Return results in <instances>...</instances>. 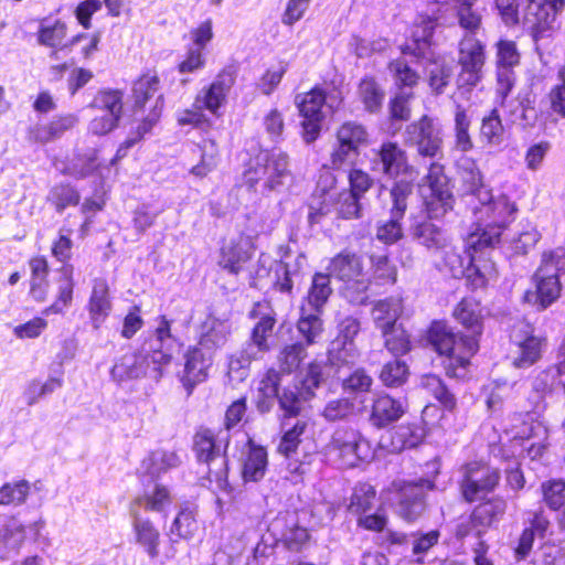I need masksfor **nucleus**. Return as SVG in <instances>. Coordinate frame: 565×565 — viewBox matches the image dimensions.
I'll return each instance as SVG.
<instances>
[{"label": "nucleus", "mask_w": 565, "mask_h": 565, "mask_svg": "<svg viewBox=\"0 0 565 565\" xmlns=\"http://www.w3.org/2000/svg\"><path fill=\"white\" fill-rule=\"evenodd\" d=\"M458 178L459 194L475 215L480 214L477 228L467 238L468 248L471 250L470 260L480 263L487 250H492L500 244L503 230L515 209L507 196H493L475 161L461 160L458 164Z\"/></svg>", "instance_id": "1"}, {"label": "nucleus", "mask_w": 565, "mask_h": 565, "mask_svg": "<svg viewBox=\"0 0 565 565\" xmlns=\"http://www.w3.org/2000/svg\"><path fill=\"white\" fill-rule=\"evenodd\" d=\"M230 441V433L222 429L214 433L210 428L201 427L193 436V451L198 461L207 466L210 479H214L218 489L225 492L233 490L228 482Z\"/></svg>", "instance_id": "2"}, {"label": "nucleus", "mask_w": 565, "mask_h": 565, "mask_svg": "<svg viewBox=\"0 0 565 565\" xmlns=\"http://www.w3.org/2000/svg\"><path fill=\"white\" fill-rule=\"evenodd\" d=\"M290 177L289 157L282 151L262 150L249 160L244 183L253 191L280 192Z\"/></svg>", "instance_id": "3"}, {"label": "nucleus", "mask_w": 565, "mask_h": 565, "mask_svg": "<svg viewBox=\"0 0 565 565\" xmlns=\"http://www.w3.org/2000/svg\"><path fill=\"white\" fill-rule=\"evenodd\" d=\"M427 343L440 355H447L451 365L466 367L470 358L478 351V339L473 335L455 333L443 321H434L426 333Z\"/></svg>", "instance_id": "4"}, {"label": "nucleus", "mask_w": 565, "mask_h": 565, "mask_svg": "<svg viewBox=\"0 0 565 565\" xmlns=\"http://www.w3.org/2000/svg\"><path fill=\"white\" fill-rule=\"evenodd\" d=\"M446 12V3L439 0L428 2L425 12L420 13L414 23L411 42L401 47L402 53L414 56L417 62L430 58L434 55L431 45L435 29Z\"/></svg>", "instance_id": "5"}, {"label": "nucleus", "mask_w": 565, "mask_h": 565, "mask_svg": "<svg viewBox=\"0 0 565 565\" xmlns=\"http://www.w3.org/2000/svg\"><path fill=\"white\" fill-rule=\"evenodd\" d=\"M328 451L344 468L355 467L360 461L372 456L370 443L359 430L351 427L334 430Z\"/></svg>", "instance_id": "6"}, {"label": "nucleus", "mask_w": 565, "mask_h": 565, "mask_svg": "<svg viewBox=\"0 0 565 565\" xmlns=\"http://www.w3.org/2000/svg\"><path fill=\"white\" fill-rule=\"evenodd\" d=\"M337 143L330 154L332 169L340 170L351 166L360 156L362 147L369 142V132L356 121H347L337 130Z\"/></svg>", "instance_id": "7"}, {"label": "nucleus", "mask_w": 565, "mask_h": 565, "mask_svg": "<svg viewBox=\"0 0 565 565\" xmlns=\"http://www.w3.org/2000/svg\"><path fill=\"white\" fill-rule=\"evenodd\" d=\"M404 142L424 158L434 159L443 153L441 129L427 115L406 126Z\"/></svg>", "instance_id": "8"}, {"label": "nucleus", "mask_w": 565, "mask_h": 565, "mask_svg": "<svg viewBox=\"0 0 565 565\" xmlns=\"http://www.w3.org/2000/svg\"><path fill=\"white\" fill-rule=\"evenodd\" d=\"M500 471L488 465L470 462L462 468L460 491L467 502L484 499L500 481Z\"/></svg>", "instance_id": "9"}, {"label": "nucleus", "mask_w": 565, "mask_h": 565, "mask_svg": "<svg viewBox=\"0 0 565 565\" xmlns=\"http://www.w3.org/2000/svg\"><path fill=\"white\" fill-rule=\"evenodd\" d=\"M175 347L177 340L171 334L170 321L161 316L154 334L149 338L140 351V353L149 356L153 381L161 379L162 367L171 362Z\"/></svg>", "instance_id": "10"}, {"label": "nucleus", "mask_w": 565, "mask_h": 565, "mask_svg": "<svg viewBox=\"0 0 565 565\" xmlns=\"http://www.w3.org/2000/svg\"><path fill=\"white\" fill-rule=\"evenodd\" d=\"M486 62L483 43L475 38H466L459 44L458 64L460 72L457 77L459 88L473 87L482 77Z\"/></svg>", "instance_id": "11"}, {"label": "nucleus", "mask_w": 565, "mask_h": 565, "mask_svg": "<svg viewBox=\"0 0 565 565\" xmlns=\"http://www.w3.org/2000/svg\"><path fill=\"white\" fill-rule=\"evenodd\" d=\"M369 162L373 172L390 178H397L408 172L411 168L406 150L394 141H384L379 147L372 148Z\"/></svg>", "instance_id": "12"}, {"label": "nucleus", "mask_w": 565, "mask_h": 565, "mask_svg": "<svg viewBox=\"0 0 565 565\" xmlns=\"http://www.w3.org/2000/svg\"><path fill=\"white\" fill-rule=\"evenodd\" d=\"M435 488L430 478H419L405 483L398 493L397 514L407 522L417 520L426 510V492Z\"/></svg>", "instance_id": "13"}, {"label": "nucleus", "mask_w": 565, "mask_h": 565, "mask_svg": "<svg viewBox=\"0 0 565 565\" xmlns=\"http://www.w3.org/2000/svg\"><path fill=\"white\" fill-rule=\"evenodd\" d=\"M296 105L303 117V139L307 143L315 141L320 131L323 120L322 107L326 104V93L320 87L296 96Z\"/></svg>", "instance_id": "14"}, {"label": "nucleus", "mask_w": 565, "mask_h": 565, "mask_svg": "<svg viewBox=\"0 0 565 565\" xmlns=\"http://www.w3.org/2000/svg\"><path fill=\"white\" fill-rule=\"evenodd\" d=\"M444 262L455 278L466 276L473 289L484 287L488 280L497 275L493 262L488 260L480 265L478 262L469 259V266L466 268L461 256L455 250L446 252Z\"/></svg>", "instance_id": "15"}, {"label": "nucleus", "mask_w": 565, "mask_h": 565, "mask_svg": "<svg viewBox=\"0 0 565 565\" xmlns=\"http://www.w3.org/2000/svg\"><path fill=\"white\" fill-rule=\"evenodd\" d=\"M338 337L329 351L331 361L349 363L356 355L354 339L361 331V321L353 316H345L339 320Z\"/></svg>", "instance_id": "16"}, {"label": "nucleus", "mask_w": 565, "mask_h": 565, "mask_svg": "<svg viewBox=\"0 0 565 565\" xmlns=\"http://www.w3.org/2000/svg\"><path fill=\"white\" fill-rule=\"evenodd\" d=\"M149 356L140 352H128L121 355L110 370V375L117 383L149 377L153 380Z\"/></svg>", "instance_id": "17"}, {"label": "nucleus", "mask_w": 565, "mask_h": 565, "mask_svg": "<svg viewBox=\"0 0 565 565\" xmlns=\"http://www.w3.org/2000/svg\"><path fill=\"white\" fill-rule=\"evenodd\" d=\"M557 14L547 0H529L523 13V24L532 30L535 40L542 39L554 28Z\"/></svg>", "instance_id": "18"}, {"label": "nucleus", "mask_w": 565, "mask_h": 565, "mask_svg": "<svg viewBox=\"0 0 565 565\" xmlns=\"http://www.w3.org/2000/svg\"><path fill=\"white\" fill-rule=\"evenodd\" d=\"M409 234L414 242L427 249L439 250L448 245L446 231L428 217L415 220L409 227Z\"/></svg>", "instance_id": "19"}, {"label": "nucleus", "mask_w": 565, "mask_h": 565, "mask_svg": "<svg viewBox=\"0 0 565 565\" xmlns=\"http://www.w3.org/2000/svg\"><path fill=\"white\" fill-rule=\"evenodd\" d=\"M268 454L265 447L248 443V450L241 458V477L244 483L260 481L267 471Z\"/></svg>", "instance_id": "20"}, {"label": "nucleus", "mask_w": 565, "mask_h": 565, "mask_svg": "<svg viewBox=\"0 0 565 565\" xmlns=\"http://www.w3.org/2000/svg\"><path fill=\"white\" fill-rule=\"evenodd\" d=\"M213 358L202 351V348H192L185 354L183 384L189 393L193 387L207 377V370Z\"/></svg>", "instance_id": "21"}, {"label": "nucleus", "mask_w": 565, "mask_h": 565, "mask_svg": "<svg viewBox=\"0 0 565 565\" xmlns=\"http://www.w3.org/2000/svg\"><path fill=\"white\" fill-rule=\"evenodd\" d=\"M405 413L402 401L390 395H379L372 405L370 420L373 426L383 428L398 420Z\"/></svg>", "instance_id": "22"}, {"label": "nucleus", "mask_w": 565, "mask_h": 565, "mask_svg": "<svg viewBox=\"0 0 565 565\" xmlns=\"http://www.w3.org/2000/svg\"><path fill=\"white\" fill-rule=\"evenodd\" d=\"M201 335L196 348H202V351L213 358L217 349L222 348L230 334L228 326L215 319L209 317L201 327Z\"/></svg>", "instance_id": "23"}, {"label": "nucleus", "mask_w": 565, "mask_h": 565, "mask_svg": "<svg viewBox=\"0 0 565 565\" xmlns=\"http://www.w3.org/2000/svg\"><path fill=\"white\" fill-rule=\"evenodd\" d=\"M335 179L330 172L320 175L318 189L309 203L308 221L311 225L320 223L321 218L331 212V195L328 188H332Z\"/></svg>", "instance_id": "24"}, {"label": "nucleus", "mask_w": 565, "mask_h": 565, "mask_svg": "<svg viewBox=\"0 0 565 565\" xmlns=\"http://www.w3.org/2000/svg\"><path fill=\"white\" fill-rule=\"evenodd\" d=\"M134 516V530L136 540L141 545L150 558L159 556L160 532L154 527L152 522L139 515L138 510L130 508Z\"/></svg>", "instance_id": "25"}, {"label": "nucleus", "mask_w": 565, "mask_h": 565, "mask_svg": "<svg viewBox=\"0 0 565 565\" xmlns=\"http://www.w3.org/2000/svg\"><path fill=\"white\" fill-rule=\"evenodd\" d=\"M535 282L534 291H526L524 300L536 307L542 311L550 307L561 295L562 284L558 279H545L542 277H534Z\"/></svg>", "instance_id": "26"}, {"label": "nucleus", "mask_w": 565, "mask_h": 565, "mask_svg": "<svg viewBox=\"0 0 565 565\" xmlns=\"http://www.w3.org/2000/svg\"><path fill=\"white\" fill-rule=\"evenodd\" d=\"M424 61H427L425 73L429 87L435 95L443 94L452 79L455 65L445 58H434V56Z\"/></svg>", "instance_id": "27"}, {"label": "nucleus", "mask_w": 565, "mask_h": 565, "mask_svg": "<svg viewBox=\"0 0 565 565\" xmlns=\"http://www.w3.org/2000/svg\"><path fill=\"white\" fill-rule=\"evenodd\" d=\"M276 319L270 315L263 316L252 331L250 343L243 352V359L250 361L258 358L259 353L269 350L267 338L271 334Z\"/></svg>", "instance_id": "28"}, {"label": "nucleus", "mask_w": 565, "mask_h": 565, "mask_svg": "<svg viewBox=\"0 0 565 565\" xmlns=\"http://www.w3.org/2000/svg\"><path fill=\"white\" fill-rule=\"evenodd\" d=\"M402 312V300L396 297H388L374 303L371 316L375 327L382 332L397 324Z\"/></svg>", "instance_id": "29"}, {"label": "nucleus", "mask_w": 565, "mask_h": 565, "mask_svg": "<svg viewBox=\"0 0 565 565\" xmlns=\"http://www.w3.org/2000/svg\"><path fill=\"white\" fill-rule=\"evenodd\" d=\"M329 274L344 282L363 276L361 257L351 252H342L334 256L329 265Z\"/></svg>", "instance_id": "30"}, {"label": "nucleus", "mask_w": 565, "mask_h": 565, "mask_svg": "<svg viewBox=\"0 0 565 565\" xmlns=\"http://www.w3.org/2000/svg\"><path fill=\"white\" fill-rule=\"evenodd\" d=\"M181 460L177 452L167 450L152 451L141 462L140 473L149 476L151 480L159 478L162 472L180 465Z\"/></svg>", "instance_id": "31"}, {"label": "nucleus", "mask_w": 565, "mask_h": 565, "mask_svg": "<svg viewBox=\"0 0 565 565\" xmlns=\"http://www.w3.org/2000/svg\"><path fill=\"white\" fill-rule=\"evenodd\" d=\"M305 260V256L300 254L294 266L285 260L275 262L269 269L274 288L280 292L290 294L294 287L292 276L297 275Z\"/></svg>", "instance_id": "32"}, {"label": "nucleus", "mask_w": 565, "mask_h": 565, "mask_svg": "<svg viewBox=\"0 0 565 565\" xmlns=\"http://www.w3.org/2000/svg\"><path fill=\"white\" fill-rule=\"evenodd\" d=\"M545 340L535 335H527L516 342L518 350L513 356V365L518 369H526L542 358Z\"/></svg>", "instance_id": "33"}, {"label": "nucleus", "mask_w": 565, "mask_h": 565, "mask_svg": "<svg viewBox=\"0 0 565 565\" xmlns=\"http://www.w3.org/2000/svg\"><path fill=\"white\" fill-rule=\"evenodd\" d=\"M456 320L467 328L476 339L481 334V308L473 298H463L454 311Z\"/></svg>", "instance_id": "34"}, {"label": "nucleus", "mask_w": 565, "mask_h": 565, "mask_svg": "<svg viewBox=\"0 0 565 565\" xmlns=\"http://www.w3.org/2000/svg\"><path fill=\"white\" fill-rule=\"evenodd\" d=\"M321 312L322 311H315L310 307H301L297 330L306 340L307 345L316 344L322 338L324 327L320 317Z\"/></svg>", "instance_id": "35"}, {"label": "nucleus", "mask_w": 565, "mask_h": 565, "mask_svg": "<svg viewBox=\"0 0 565 565\" xmlns=\"http://www.w3.org/2000/svg\"><path fill=\"white\" fill-rule=\"evenodd\" d=\"M280 374L276 370H269L259 383L256 397V408L259 413L266 414L271 411L275 401H278Z\"/></svg>", "instance_id": "36"}, {"label": "nucleus", "mask_w": 565, "mask_h": 565, "mask_svg": "<svg viewBox=\"0 0 565 565\" xmlns=\"http://www.w3.org/2000/svg\"><path fill=\"white\" fill-rule=\"evenodd\" d=\"M57 274V299L54 303H52L43 311L45 316L62 312L63 308L70 306L73 299V267L71 265H64L61 267Z\"/></svg>", "instance_id": "37"}, {"label": "nucleus", "mask_w": 565, "mask_h": 565, "mask_svg": "<svg viewBox=\"0 0 565 565\" xmlns=\"http://www.w3.org/2000/svg\"><path fill=\"white\" fill-rule=\"evenodd\" d=\"M310 398H312L310 391L294 384L284 387L281 393H279L278 403L286 417H296L299 415L303 404Z\"/></svg>", "instance_id": "38"}, {"label": "nucleus", "mask_w": 565, "mask_h": 565, "mask_svg": "<svg viewBox=\"0 0 565 565\" xmlns=\"http://www.w3.org/2000/svg\"><path fill=\"white\" fill-rule=\"evenodd\" d=\"M250 259V254L241 242H230L221 248L218 265L233 275H237L243 264Z\"/></svg>", "instance_id": "39"}, {"label": "nucleus", "mask_w": 565, "mask_h": 565, "mask_svg": "<svg viewBox=\"0 0 565 565\" xmlns=\"http://www.w3.org/2000/svg\"><path fill=\"white\" fill-rule=\"evenodd\" d=\"M332 291L331 275L323 273L315 274L307 296V307L315 311H322Z\"/></svg>", "instance_id": "40"}, {"label": "nucleus", "mask_w": 565, "mask_h": 565, "mask_svg": "<svg viewBox=\"0 0 565 565\" xmlns=\"http://www.w3.org/2000/svg\"><path fill=\"white\" fill-rule=\"evenodd\" d=\"M471 126V118L467 110L457 105L454 114V134H455V148L461 152H468L473 149V141L469 134Z\"/></svg>", "instance_id": "41"}, {"label": "nucleus", "mask_w": 565, "mask_h": 565, "mask_svg": "<svg viewBox=\"0 0 565 565\" xmlns=\"http://www.w3.org/2000/svg\"><path fill=\"white\" fill-rule=\"evenodd\" d=\"M414 195V184L407 180H397L390 190V216L404 217L408 202Z\"/></svg>", "instance_id": "42"}, {"label": "nucleus", "mask_w": 565, "mask_h": 565, "mask_svg": "<svg viewBox=\"0 0 565 565\" xmlns=\"http://www.w3.org/2000/svg\"><path fill=\"white\" fill-rule=\"evenodd\" d=\"M505 509L507 503L504 500L492 499L477 505L471 515L473 516V522L486 532L498 518L504 514Z\"/></svg>", "instance_id": "43"}, {"label": "nucleus", "mask_w": 565, "mask_h": 565, "mask_svg": "<svg viewBox=\"0 0 565 565\" xmlns=\"http://www.w3.org/2000/svg\"><path fill=\"white\" fill-rule=\"evenodd\" d=\"M109 310L108 286L105 280H96L89 299V312L96 328Z\"/></svg>", "instance_id": "44"}, {"label": "nucleus", "mask_w": 565, "mask_h": 565, "mask_svg": "<svg viewBox=\"0 0 565 565\" xmlns=\"http://www.w3.org/2000/svg\"><path fill=\"white\" fill-rule=\"evenodd\" d=\"M358 93L369 113H377L382 108L385 93L373 77L363 78L359 84Z\"/></svg>", "instance_id": "45"}, {"label": "nucleus", "mask_w": 565, "mask_h": 565, "mask_svg": "<svg viewBox=\"0 0 565 565\" xmlns=\"http://www.w3.org/2000/svg\"><path fill=\"white\" fill-rule=\"evenodd\" d=\"M562 275H565V250L557 249L543 255L542 264L533 276L561 281Z\"/></svg>", "instance_id": "46"}, {"label": "nucleus", "mask_w": 565, "mask_h": 565, "mask_svg": "<svg viewBox=\"0 0 565 565\" xmlns=\"http://www.w3.org/2000/svg\"><path fill=\"white\" fill-rule=\"evenodd\" d=\"M384 338L385 348L396 358L408 353L412 349V343L408 333L402 324H395L388 330L381 332Z\"/></svg>", "instance_id": "47"}, {"label": "nucleus", "mask_w": 565, "mask_h": 565, "mask_svg": "<svg viewBox=\"0 0 565 565\" xmlns=\"http://www.w3.org/2000/svg\"><path fill=\"white\" fill-rule=\"evenodd\" d=\"M375 498L376 491L371 484L359 483L353 489L349 511L358 516L365 514L373 508Z\"/></svg>", "instance_id": "48"}, {"label": "nucleus", "mask_w": 565, "mask_h": 565, "mask_svg": "<svg viewBox=\"0 0 565 565\" xmlns=\"http://www.w3.org/2000/svg\"><path fill=\"white\" fill-rule=\"evenodd\" d=\"M504 128L497 109H492L481 120L480 138L489 146H499L503 141Z\"/></svg>", "instance_id": "49"}, {"label": "nucleus", "mask_w": 565, "mask_h": 565, "mask_svg": "<svg viewBox=\"0 0 565 565\" xmlns=\"http://www.w3.org/2000/svg\"><path fill=\"white\" fill-rule=\"evenodd\" d=\"M96 160L97 154L95 150L88 154L76 156L70 162L64 164L61 172L64 175H70L75 179H84L97 169Z\"/></svg>", "instance_id": "50"}, {"label": "nucleus", "mask_w": 565, "mask_h": 565, "mask_svg": "<svg viewBox=\"0 0 565 565\" xmlns=\"http://www.w3.org/2000/svg\"><path fill=\"white\" fill-rule=\"evenodd\" d=\"M25 539V530L17 520H11L0 529V554L3 557L7 552L15 551Z\"/></svg>", "instance_id": "51"}, {"label": "nucleus", "mask_w": 565, "mask_h": 565, "mask_svg": "<svg viewBox=\"0 0 565 565\" xmlns=\"http://www.w3.org/2000/svg\"><path fill=\"white\" fill-rule=\"evenodd\" d=\"M422 386L431 394L446 409L452 411L456 407V398L446 384L437 375H425L422 379Z\"/></svg>", "instance_id": "52"}, {"label": "nucleus", "mask_w": 565, "mask_h": 565, "mask_svg": "<svg viewBox=\"0 0 565 565\" xmlns=\"http://www.w3.org/2000/svg\"><path fill=\"white\" fill-rule=\"evenodd\" d=\"M306 428L307 422L297 419L296 423L284 433L278 445V452L285 456L286 459H290L297 455V450L301 443L300 437L305 433Z\"/></svg>", "instance_id": "53"}, {"label": "nucleus", "mask_w": 565, "mask_h": 565, "mask_svg": "<svg viewBox=\"0 0 565 565\" xmlns=\"http://www.w3.org/2000/svg\"><path fill=\"white\" fill-rule=\"evenodd\" d=\"M452 206L454 195L451 189L431 191L430 196L426 201V217L437 220L452 210Z\"/></svg>", "instance_id": "54"}, {"label": "nucleus", "mask_w": 565, "mask_h": 565, "mask_svg": "<svg viewBox=\"0 0 565 565\" xmlns=\"http://www.w3.org/2000/svg\"><path fill=\"white\" fill-rule=\"evenodd\" d=\"M89 107L119 119L122 110V95L119 90H102L95 96Z\"/></svg>", "instance_id": "55"}, {"label": "nucleus", "mask_w": 565, "mask_h": 565, "mask_svg": "<svg viewBox=\"0 0 565 565\" xmlns=\"http://www.w3.org/2000/svg\"><path fill=\"white\" fill-rule=\"evenodd\" d=\"M371 266L373 270V279L379 285H393L397 278V270L385 254L371 255Z\"/></svg>", "instance_id": "56"}, {"label": "nucleus", "mask_w": 565, "mask_h": 565, "mask_svg": "<svg viewBox=\"0 0 565 565\" xmlns=\"http://www.w3.org/2000/svg\"><path fill=\"white\" fill-rule=\"evenodd\" d=\"M159 89V78L157 75H142L132 87L134 107L143 108L147 100L150 99Z\"/></svg>", "instance_id": "57"}, {"label": "nucleus", "mask_w": 565, "mask_h": 565, "mask_svg": "<svg viewBox=\"0 0 565 565\" xmlns=\"http://www.w3.org/2000/svg\"><path fill=\"white\" fill-rule=\"evenodd\" d=\"M388 70L393 75L395 85L399 88H413L418 84L420 78L419 74L403 58H396L390 62Z\"/></svg>", "instance_id": "58"}, {"label": "nucleus", "mask_w": 565, "mask_h": 565, "mask_svg": "<svg viewBox=\"0 0 565 565\" xmlns=\"http://www.w3.org/2000/svg\"><path fill=\"white\" fill-rule=\"evenodd\" d=\"M47 201L52 203L58 213L63 212L70 205H77L79 193L70 184H56L47 195Z\"/></svg>", "instance_id": "59"}, {"label": "nucleus", "mask_w": 565, "mask_h": 565, "mask_svg": "<svg viewBox=\"0 0 565 565\" xmlns=\"http://www.w3.org/2000/svg\"><path fill=\"white\" fill-rule=\"evenodd\" d=\"M306 356L307 350L302 342L288 344L279 353V366L282 372L291 373L299 367Z\"/></svg>", "instance_id": "60"}, {"label": "nucleus", "mask_w": 565, "mask_h": 565, "mask_svg": "<svg viewBox=\"0 0 565 565\" xmlns=\"http://www.w3.org/2000/svg\"><path fill=\"white\" fill-rule=\"evenodd\" d=\"M408 365L398 359L385 363L380 372V380L385 386L397 387L406 382Z\"/></svg>", "instance_id": "61"}, {"label": "nucleus", "mask_w": 565, "mask_h": 565, "mask_svg": "<svg viewBox=\"0 0 565 565\" xmlns=\"http://www.w3.org/2000/svg\"><path fill=\"white\" fill-rule=\"evenodd\" d=\"M355 404L350 398H334L329 401L323 411L322 416L327 422L345 420L354 415Z\"/></svg>", "instance_id": "62"}, {"label": "nucleus", "mask_w": 565, "mask_h": 565, "mask_svg": "<svg viewBox=\"0 0 565 565\" xmlns=\"http://www.w3.org/2000/svg\"><path fill=\"white\" fill-rule=\"evenodd\" d=\"M170 494L166 487L157 484L151 494H145L143 497H138L131 503L130 508H135L138 510L139 507L145 505L147 510L150 511H162L166 505L170 504Z\"/></svg>", "instance_id": "63"}, {"label": "nucleus", "mask_w": 565, "mask_h": 565, "mask_svg": "<svg viewBox=\"0 0 565 565\" xmlns=\"http://www.w3.org/2000/svg\"><path fill=\"white\" fill-rule=\"evenodd\" d=\"M30 492V483L26 480H20L14 483H4L0 488V504L20 505L25 502Z\"/></svg>", "instance_id": "64"}]
</instances>
